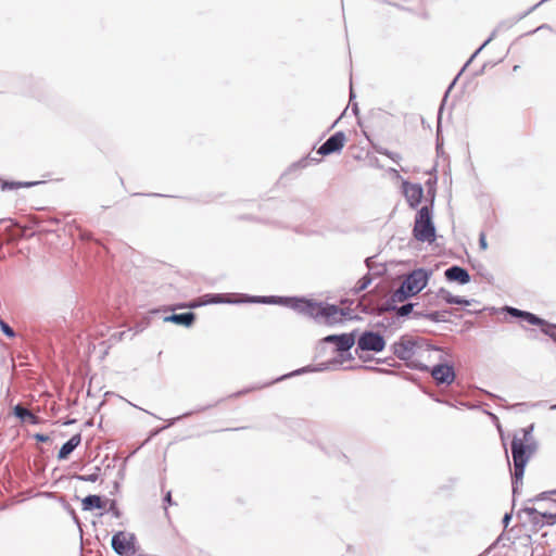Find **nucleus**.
I'll use <instances>...</instances> for the list:
<instances>
[{"mask_svg": "<svg viewBox=\"0 0 556 556\" xmlns=\"http://www.w3.org/2000/svg\"><path fill=\"white\" fill-rule=\"evenodd\" d=\"M394 351L401 359L414 362L415 366L421 370H429V365L425 363V361L433 363L434 361H442L443 356L441 349L430 345H419L410 340H402L396 343Z\"/></svg>", "mask_w": 556, "mask_h": 556, "instance_id": "f257e3e1", "label": "nucleus"}, {"mask_svg": "<svg viewBox=\"0 0 556 556\" xmlns=\"http://www.w3.org/2000/svg\"><path fill=\"white\" fill-rule=\"evenodd\" d=\"M293 307L304 315H307L314 319L321 320L328 326L342 323L349 314L346 309L337 305L317 303L303 299L294 300Z\"/></svg>", "mask_w": 556, "mask_h": 556, "instance_id": "f03ea898", "label": "nucleus"}, {"mask_svg": "<svg viewBox=\"0 0 556 556\" xmlns=\"http://www.w3.org/2000/svg\"><path fill=\"white\" fill-rule=\"evenodd\" d=\"M536 451V442L528 429H521L514 434L511 441V455L514 462V475L516 480H521L525 467Z\"/></svg>", "mask_w": 556, "mask_h": 556, "instance_id": "7ed1b4c3", "label": "nucleus"}, {"mask_svg": "<svg viewBox=\"0 0 556 556\" xmlns=\"http://www.w3.org/2000/svg\"><path fill=\"white\" fill-rule=\"evenodd\" d=\"M427 282V273L424 269H416L403 280L401 287L393 293L392 300L394 302H404L409 296L420 292Z\"/></svg>", "mask_w": 556, "mask_h": 556, "instance_id": "20e7f679", "label": "nucleus"}, {"mask_svg": "<svg viewBox=\"0 0 556 556\" xmlns=\"http://www.w3.org/2000/svg\"><path fill=\"white\" fill-rule=\"evenodd\" d=\"M413 233L421 242H433L435 240V229L428 206H424L418 211Z\"/></svg>", "mask_w": 556, "mask_h": 556, "instance_id": "39448f33", "label": "nucleus"}, {"mask_svg": "<svg viewBox=\"0 0 556 556\" xmlns=\"http://www.w3.org/2000/svg\"><path fill=\"white\" fill-rule=\"evenodd\" d=\"M429 369L432 378L435 380L437 384H446L450 386L455 380V370L452 365L445 363V354L443 353L442 361H434L433 363H428Z\"/></svg>", "mask_w": 556, "mask_h": 556, "instance_id": "423d86ee", "label": "nucleus"}, {"mask_svg": "<svg viewBox=\"0 0 556 556\" xmlns=\"http://www.w3.org/2000/svg\"><path fill=\"white\" fill-rule=\"evenodd\" d=\"M112 548L119 556L135 555V535L124 531H118L112 538Z\"/></svg>", "mask_w": 556, "mask_h": 556, "instance_id": "0eeeda50", "label": "nucleus"}, {"mask_svg": "<svg viewBox=\"0 0 556 556\" xmlns=\"http://www.w3.org/2000/svg\"><path fill=\"white\" fill-rule=\"evenodd\" d=\"M348 142V138L343 131H338L328 138L317 150L321 156L339 153Z\"/></svg>", "mask_w": 556, "mask_h": 556, "instance_id": "6e6552de", "label": "nucleus"}, {"mask_svg": "<svg viewBox=\"0 0 556 556\" xmlns=\"http://www.w3.org/2000/svg\"><path fill=\"white\" fill-rule=\"evenodd\" d=\"M357 344L363 351L381 352L386 346V341L379 333L367 331L359 337Z\"/></svg>", "mask_w": 556, "mask_h": 556, "instance_id": "1a4fd4ad", "label": "nucleus"}, {"mask_svg": "<svg viewBox=\"0 0 556 556\" xmlns=\"http://www.w3.org/2000/svg\"><path fill=\"white\" fill-rule=\"evenodd\" d=\"M404 195L412 207H416L422 200L424 189L419 184H403Z\"/></svg>", "mask_w": 556, "mask_h": 556, "instance_id": "9d476101", "label": "nucleus"}, {"mask_svg": "<svg viewBox=\"0 0 556 556\" xmlns=\"http://www.w3.org/2000/svg\"><path fill=\"white\" fill-rule=\"evenodd\" d=\"M325 340L327 342L334 343L339 351H348L355 343V338L352 333H344L341 336L332 334L328 336Z\"/></svg>", "mask_w": 556, "mask_h": 556, "instance_id": "9b49d317", "label": "nucleus"}, {"mask_svg": "<svg viewBox=\"0 0 556 556\" xmlns=\"http://www.w3.org/2000/svg\"><path fill=\"white\" fill-rule=\"evenodd\" d=\"M445 277L451 281H457L463 285L470 280L468 271L459 266H453L446 269Z\"/></svg>", "mask_w": 556, "mask_h": 556, "instance_id": "f8f14e48", "label": "nucleus"}, {"mask_svg": "<svg viewBox=\"0 0 556 556\" xmlns=\"http://www.w3.org/2000/svg\"><path fill=\"white\" fill-rule=\"evenodd\" d=\"M81 435L79 433L74 434L66 443L62 445L59 451L58 458L66 459L70 454L80 444Z\"/></svg>", "mask_w": 556, "mask_h": 556, "instance_id": "ddd939ff", "label": "nucleus"}, {"mask_svg": "<svg viewBox=\"0 0 556 556\" xmlns=\"http://www.w3.org/2000/svg\"><path fill=\"white\" fill-rule=\"evenodd\" d=\"M194 319L195 315L193 313L173 314L165 318L166 321H172L186 327L191 326Z\"/></svg>", "mask_w": 556, "mask_h": 556, "instance_id": "4468645a", "label": "nucleus"}, {"mask_svg": "<svg viewBox=\"0 0 556 556\" xmlns=\"http://www.w3.org/2000/svg\"><path fill=\"white\" fill-rule=\"evenodd\" d=\"M105 503L99 495H88L81 501V507L84 510L102 509Z\"/></svg>", "mask_w": 556, "mask_h": 556, "instance_id": "2eb2a0df", "label": "nucleus"}, {"mask_svg": "<svg viewBox=\"0 0 556 556\" xmlns=\"http://www.w3.org/2000/svg\"><path fill=\"white\" fill-rule=\"evenodd\" d=\"M533 520L535 525H554L556 523V511H539L535 510Z\"/></svg>", "mask_w": 556, "mask_h": 556, "instance_id": "dca6fc26", "label": "nucleus"}, {"mask_svg": "<svg viewBox=\"0 0 556 556\" xmlns=\"http://www.w3.org/2000/svg\"><path fill=\"white\" fill-rule=\"evenodd\" d=\"M14 414L18 418H21L23 421H26V422H29V424H33V425H36V424L39 422L38 416H36L30 410H28L27 408H25V407H23L21 405H16L14 407Z\"/></svg>", "mask_w": 556, "mask_h": 556, "instance_id": "f3484780", "label": "nucleus"}, {"mask_svg": "<svg viewBox=\"0 0 556 556\" xmlns=\"http://www.w3.org/2000/svg\"><path fill=\"white\" fill-rule=\"evenodd\" d=\"M1 189L4 190H13L18 188H25V187H31L35 185V182H20V181H4L0 179Z\"/></svg>", "mask_w": 556, "mask_h": 556, "instance_id": "a211bd4d", "label": "nucleus"}, {"mask_svg": "<svg viewBox=\"0 0 556 556\" xmlns=\"http://www.w3.org/2000/svg\"><path fill=\"white\" fill-rule=\"evenodd\" d=\"M522 319L529 323L530 325L546 326V323L543 319L539 318L538 316L529 312H525Z\"/></svg>", "mask_w": 556, "mask_h": 556, "instance_id": "6ab92c4d", "label": "nucleus"}, {"mask_svg": "<svg viewBox=\"0 0 556 556\" xmlns=\"http://www.w3.org/2000/svg\"><path fill=\"white\" fill-rule=\"evenodd\" d=\"M375 149H376V151H377L378 153L383 154V155H386V156L390 157V159H391V160H393V161H399V160L401 159V157H400V155H399L397 153H391V152H389L388 150H384V149L378 148L377 146H375Z\"/></svg>", "mask_w": 556, "mask_h": 556, "instance_id": "aec40b11", "label": "nucleus"}, {"mask_svg": "<svg viewBox=\"0 0 556 556\" xmlns=\"http://www.w3.org/2000/svg\"><path fill=\"white\" fill-rule=\"evenodd\" d=\"M412 309H413V304H410V303L405 304L397 309V314L400 316H406L412 312Z\"/></svg>", "mask_w": 556, "mask_h": 556, "instance_id": "412c9836", "label": "nucleus"}, {"mask_svg": "<svg viewBox=\"0 0 556 556\" xmlns=\"http://www.w3.org/2000/svg\"><path fill=\"white\" fill-rule=\"evenodd\" d=\"M99 478V475L98 473H91V475H87V476H78L77 479L78 480H81V481H87V482H96Z\"/></svg>", "mask_w": 556, "mask_h": 556, "instance_id": "4be33fe9", "label": "nucleus"}, {"mask_svg": "<svg viewBox=\"0 0 556 556\" xmlns=\"http://www.w3.org/2000/svg\"><path fill=\"white\" fill-rule=\"evenodd\" d=\"M445 300L447 303H453V304H468V302L466 300H463L459 296H447V298H445Z\"/></svg>", "mask_w": 556, "mask_h": 556, "instance_id": "5701e85b", "label": "nucleus"}, {"mask_svg": "<svg viewBox=\"0 0 556 556\" xmlns=\"http://www.w3.org/2000/svg\"><path fill=\"white\" fill-rule=\"evenodd\" d=\"M508 313L515 317H520L522 318L523 315H525V311H520V309H517V308H514V307H509L508 309Z\"/></svg>", "mask_w": 556, "mask_h": 556, "instance_id": "b1692460", "label": "nucleus"}, {"mask_svg": "<svg viewBox=\"0 0 556 556\" xmlns=\"http://www.w3.org/2000/svg\"><path fill=\"white\" fill-rule=\"evenodd\" d=\"M34 438L37 442H48L50 440V438L47 434L42 433H37L34 435Z\"/></svg>", "mask_w": 556, "mask_h": 556, "instance_id": "393cba45", "label": "nucleus"}, {"mask_svg": "<svg viewBox=\"0 0 556 556\" xmlns=\"http://www.w3.org/2000/svg\"><path fill=\"white\" fill-rule=\"evenodd\" d=\"M480 245L482 247V249H486V240H485V235L484 233H481L480 235Z\"/></svg>", "mask_w": 556, "mask_h": 556, "instance_id": "a878e982", "label": "nucleus"}, {"mask_svg": "<svg viewBox=\"0 0 556 556\" xmlns=\"http://www.w3.org/2000/svg\"><path fill=\"white\" fill-rule=\"evenodd\" d=\"M166 501H167L168 503H170V501H172L170 493H168V494L166 495Z\"/></svg>", "mask_w": 556, "mask_h": 556, "instance_id": "bb28decb", "label": "nucleus"}, {"mask_svg": "<svg viewBox=\"0 0 556 556\" xmlns=\"http://www.w3.org/2000/svg\"><path fill=\"white\" fill-rule=\"evenodd\" d=\"M368 141H370V143H372V146L375 147L376 144L374 143V140H371V138L368 137Z\"/></svg>", "mask_w": 556, "mask_h": 556, "instance_id": "cd10ccee", "label": "nucleus"}, {"mask_svg": "<svg viewBox=\"0 0 556 556\" xmlns=\"http://www.w3.org/2000/svg\"><path fill=\"white\" fill-rule=\"evenodd\" d=\"M368 141H370V143H372V146L375 147L376 144L374 143V140H371V138L368 137Z\"/></svg>", "mask_w": 556, "mask_h": 556, "instance_id": "c85d7f7f", "label": "nucleus"}]
</instances>
